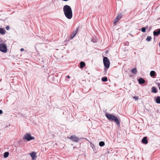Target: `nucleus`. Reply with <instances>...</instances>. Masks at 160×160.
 <instances>
[{
  "label": "nucleus",
  "mask_w": 160,
  "mask_h": 160,
  "mask_svg": "<svg viewBox=\"0 0 160 160\" xmlns=\"http://www.w3.org/2000/svg\"><path fill=\"white\" fill-rule=\"evenodd\" d=\"M63 11L65 16L68 19H71L72 16V13L71 7L68 5H65L63 7Z\"/></svg>",
  "instance_id": "1"
},
{
  "label": "nucleus",
  "mask_w": 160,
  "mask_h": 160,
  "mask_svg": "<svg viewBox=\"0 0 160 160\" xmlns=\"http://www.w3.org/2000/svg\"><path fill=\"white\" fill-rule=\"evenodd\" d=\"M105 116L110 121H113L117 123L118 125L119 126L120 125V123L118 119L115 116L112 114L106 113L105 114Z\"/></svg>",
  "instance_id": "2"
},
{
  "label": "nucleus",
  "mask_w": 160,
  "mask_h": 160,
  "mask_svg": "<svg viewBox=\"0 0 160 160\" xmlns=\"http://www.w3.org/2000/svg\"><path fill=\"white\" fill-rule=\"evenodd\" d=\"M103 62L105 68H107V69L110 66V62L108 59L107 57H103ZM107 70V69L106 70L105 68L104 69V71H106Z\"/></svg>",
  "instance_id": "3"
},
{
  "label": "nucleus",
  "mask_w": 160,
  "mask_h": 160,
  "mask_svg": "<svg viewBox=\"0 0 160 160\" xmlns=\"http://www.w3.org/2000/svg\"><path fill=\"white\" fill-rule=\"evenodd\" d=\"M23 139L27 140L28 141H30L31 140H33L34 139V137L31 136L30 133H26L24 135Z\"/></svg>",
  "instance_id": "4"
},
{
  "label": "nucleus",
  "mask_w": 160,
  "mask_h": 160,
  "mask_svg": "<svg viewBox=\"0 0 160 160\" xmlns=\"http://www.w3.org/2000/svg\"><path fill=\"white\" fill-rule=\"evenodd\" d=\"M7 48L6 45L4 43H1L0 44V50L3 52H5L7 51Z\"/></svg>",
  "instance_id": "5"
},
{
  "label": "nucleus",
  "mask_w": 160,
  "mask_h": 160,
  "mask_svg": "<svg viewBox=\"0 0 160 160\" xmlns=\"http://www.w3.org/2000/svg\"><path fill=\"white\" fill-rule=\"evenodd\" d=\"M68 138H69L71 140L72 142H78L80 139L75 135H72L70 137H68Z\"/></svg>",
  "instance_id": "6"
},
{
  "label": "nucleus",
  "mask_w": 160,
  "mask_h": 160,
  "mask_svg": "<svg viewBox=\"0 0 160 160\" xmlns=\"http://www.w3.org/2000/svg\"><path fill=\"white\" fill-rule=\"evenodd\" d=\"M122 16L121 14H119L117 16L114 22V25H116L117 24V22L120 19Z\"/></svg>",
  "instance_id": "7"
},
{
  "label": "nucleus",
  "mask_w": 160,
  "mask_h": 160,
  "mask_svg": "<svg viewBox=\"0 0 160 160\" xmlns=\"http://www.w3.org/2000/svg\"><path fill=\"white\" fill-rule=\"evenodd\" d=\"M154 36H157L160 34V28L158 29L154 30L153 32Z\"/></svg>",
  "instance_id": "8"
},
{
  "label": "nucleus",
  "mask_w": 160,
  "mask_h": 160,
  "mask_svg": "<svg viewBox=\"0 0 160 160\" xmlns=\"http://www.w3.org/2000/svg\"><path fill=\"white\" fill-rule=\"evenodd\" d=\"M78 32V28H77L75 31H74L72 33L70 36L71 39H72L74 37Z\"/></svg>",
  "instance_id": "9"
},
{
  "label": "nucleus",
  "mask_w": 160,
  "mask_h": 160,
  "mask_svg": "<svg viewBox=\"0 0 160 160\" xmlns=\"http://www.w3.org/2000/svg\"><path fill=\"white\" fill-rule=\"evenodd\" d=\"M31 156L33 160H35L36 159V153L34 152H33L30 153Z\"/></svg>",
  "instance_id": "10"
},
{
  "label": "nucleus",
  "mask_w": 160,
  "mask_h": 160,
  "mask_svg": "<svg viewBox=\"0 0 160 160\" xmlns=\"http://www.w3.org/2000/svg\"><path fill=\"white\" fill-rule=\"evenodd\" d=\"M142 143L147 144L148 143V141L146 137H144L142 139Z\"/></svg>",
  "instance_id": "11"
},
{
  "label": "nucleus",
  "mask_w": 160,
  "mask_h": 160,
  "mask_svg": "<svg viewBox=\"0 0 160 160\" xmlns=\"http://www.w3.org/2000/svg\"><path fill=\"white\" fill-rule=\"evenodd\" d=\"M150 76L153 78L155 77L156 75V72L154 71H152L150 72Z\"/></svg>",
  "instance_id": "12"
},
{
  "label": "nucleus",
  "mask_w": 160,
  "mask_h": 160,
  "mask_svg": "<svg viewBox=\"0 0 160 160\" xmlns=\"http://www.w3.org/2000/svg\"><path fill=\"white\" fill-rule=\"evenodd\" d=\"M138 81L139 83L140 84H143L145 82V80L143 79L142 78H139L138 80Z\"/></svg>",
  "instance_id": "13"
},
{
  "label": "nucleus",
  "mask_w": 160,
  "mask_h": 160,
  "mask_svg": "<svg viewBox=\"0 0 160 160\" xmlns=\"http://www.w3.org/2000/svg\"><path fill=\"white\" fill-rule=\"evenodd\" d=\"M151 92L152 93H156L157 92V89L155 87H153L152 88Z\"/></svg>",
  "instance_id": "14"
},
{
  "label": "nucleus",
  "mask_w": 160,
  "mask_h": 160,
  "mask_svg": "<svg viewBox=\"0 0 160 160\" xmlns=\"http://www.w3.org/2000/svg\"><path fill=\"white\" fill-rule=\"evenodd\" d=\"M80 68H83L85 65V63L83 62H81L80 63Z\"/></svg>",
  "instance_id": "15"
},
{
  "label": "nucleus",
  "mask_w": 160,
  "mask_h": 160,
  "mask_svg": "<svg viewBox=\"0 0 160 160\" xmlns=\"http://www.w3.org/2000/svg\"><path fill=\"white\" fill-rule=\"evenodd\" d=\"M156 102L157 103H160V97L157 96L155 100Z\"/></svg>",
  "instance_id": "16"
},
{
  "label": "nucleus",
  "mask_w": 160,
  "mask_h": 160,
  "mask_svg": "<svg viewBox=\"0 0 160 160\" xmlns=\"http://www.w3.org/2000/svg\"><path fill=\"white\" fill-rule=\"evenodd\" d=\"M5 33V30L2 28H0V33L4 34Z\"/></svg>",
  "instance_id": "17"
},
{
  "label": "nucleus",
  "mask_w": 160,
  "mask_h": 160,
  "mask_svg": "<svg viewBox=\"0 0 160 160\" xmlns=\"http://www.w3.org/2000/svg\"><path fill=\"white\" fill-rule=\"evenodd\" d=\"M148 26H146L145 27H143L141 28V31L143 32H146V29L148 28Z\"/></svg>",
  "instance_id": "18"
},
{
  "label": "nucleus",
  "mask_w": 160,
  "mask_h": 160,
  "mask_svg": "<svg viewBox=\"0 0 160 160\" xmlns=\"http://www.w3.org/2000/svg\"><path fill=\"white\" fill-rule=\"evenodd\" d=\"M9 155V153L8 152H6L4 153V157L5 158H6L8 157Z\"/></svg>",
  "instance_id": "19"
},
{
  "label": "nucleus",
  "mask_w": 160,
  "mask_h": 160,
  "mask_svg": "<svg viewBox=\"0 0 160 160\" xmlns=\"http://www.w3.org/2000/svg\"><path fill=\"white\" fill-rule=\"evenodd\" d=\"M102 80L103 82L107 81H108V78L106 77H102Z\"/></svg>",
  "instance_id": "20"
},
{
  "label": "nucleus",
  "mask_w": 160,
  "mask_h": 160,
  "mask_svg": "<svg viewBox=\"0 0 160 160\" xmlns=\"http://www.w3.org/2000/svg\"><path fill=\"white\" fill-rule=\"evenodd\" d=\"M91 147H92V149H93L94 152H95V153H96V150L95 149V147L94 146V145L93 144H92L91 143Z\"/></svg>",
  "instance_id": "21"
},
{
  "label": "nucleus",
  "mask_w": 160,
  "mask_h": 160,
  "mask_svg": "<svg viewBox=\"0 0 160 160\" xmlns=\"http://www.w3.org/2000/svg\"><path fill=\"white\" fill-rule=\"evenodd\" d=\"M105 145V143L103 141H101L99 142V145L101 147Z\"/></svg>",
  "instance_id": "22"
},
{
  "label": "nucleus",
  "mask_w": 160,
  "mask_h": 160,
  "mask_svg": "<svg viewBox=\"0 0 160 160\" xmlns=\"http://www.w3.org/2000/svg\"><path fill=\"white\" fill-rule=\"evenodd\" d=\"M152 39V38L151 36H148L147 37L146 40L148 42L150 41H151Z\"/></svg>",
  "instance_id": "23"
},
{
  "label": "nucleus",
  "mask_w": 160,
  "mask_h": 160,
  "mask_svg": "<svg viewBox=\"0 0 160 160\" xmlns=\"http://www.w3.org/2000/svg\"><path fill=\"white\" fill-rule=\"evenodd\" d=\"M132 73H134V74H136L137 72V70L136 69L134 68L132 70Z\"/></svg>",
  "instance_id": "24"
},
{
  "label": "nucleus",
  "mask_w": 160,
  "mask_h": 160,
  "mask_svg": "<svg viewBox=\"0 0 160 160\" xmlns=\"http://www.w3.org/2000/svg\"><path fill=\"white\" fill-rule=\"evenodd\" d=\"M133 98H134L135 101H137L138 99V97L137 96H134L133 97Z\"/></svg>",
  "instance_id": "25"
},
{
  "label": "nucleus",
  "mask_w": 160,
  "mask_h": 160,
  "mask_svg": "<svg viewBox=\"0 0 160 160\" xmlns=\"http://www.w3.org/2000/svg\"><path fill=\"white\" fill-rule=\"evenodd\" d=\"M6 28L7 30H9L10 29V27L9 26H8L6 27Z\"/></svg>",
  "instance_id": "26"
},
{
  "label": "nucleus",
  "mask_w": 160,
  "mask_h": 160,
  "mask_svg": "<svg viewBox=\"0 0 160 160\" xmlns=\"http://www.w3.org/2000/svg\"><path fill=\"white\" fill-rule=\"evenodd\" d=\"M157 84L158 86V87L159 88V89L160 90V83H157Z\"/></svg>",
  "instance_id": "27"
},
{
  "label": "nucleus",
  "mask_w": 160,
  "mask_h": 160,
  "mask_svg": "<svg viewBox=\"0 0 160 160\" xmlns=\"http://www.w3.org/2000/svg\"><path fill=\"white\" fill-rule=\"evenodd\" d=\"M3 113V111L2 110H0V114H1Z\"/></svg>",
  "instance_id": "28"
},
{
  "label": "nucleus",
  "mask_w": 160,
  "mask_h": 160,
  "mask_svg": "<svg viewBox=\"0 0 160 160\" xmlns=\"http://www.w3.org/2000/svg\"><path fill=\"white\" fill-rule=\"evenodd\" d=\"M20 50L21 51H24V49L23 48H22Z\"/></svg>",
  "instance_id": "29"
},
{
  "label": "nucleus",
  "mask_w": 160,
  "mask_h": 160,
  "mask_svg": "<svg viewBox=\"0 0 160 160\" xmlns=\"http://www.w3.org/2000/svg\"><path fill=\"white\" fill-rule=\"evenodd\" d=\"M67 78H70V77L69 76V75H68L67 76Z\"/></svg>",
  "instance_id": "30"
},
{
  "label": "nucleus",
  "mask_w": 160,
  "mask_h": 160,
  "mask_svg": "<svg viewBox=\"0 0 160 160\" xmlns=\"http://www.w3.org/2000/svg\"><path fill=\"white\" fill-rule=\"evenodd\" d=\"M91 41H92V42H95L94 41V40H91Z\"/></svg>",
  "instance_id": "31"
},
{
  "label": "nucleus",
  "mask_w": 160,
  "mask_h": 160,
  "mask_svg": "<svg viewBox=\"0 0 160 160\" xmlns=\"http://www.w3.org/2000/svg\"><path fill=\"white\" fill-rule=\"evenodd\" d=\"M159 46L160 47V42L159 43Z\"/></svg>",
  "instance_id": "32"
}]
</instances>
